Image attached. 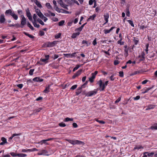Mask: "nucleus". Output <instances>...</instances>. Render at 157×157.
<instances>
[{"label":"nucleus","instance_id":"f257e3e1","mask_svg":"<svg viewBox=\"0 0 157 157\" xmlns=\"http://www.w3.org/2000/svg\"><path fill=\"white\" fill-rule=\"evenodd\" d=\"M21 28H23L24 25L26 24L27 20L23 15H21Z\"/></svg>","mask_w":157,"mask_h":157},{"label":"nucleus","instance_id":"f03ea898","mask_svg":"<svg viewBox=\"0 0 157 157\" xmlns=\"http://www.w3.org/2000/svg\"><path fill=\"white\" fill-rule=\"evenodd\" d=\"M97 89H94V90L89 91L87 93H85V94L86 96L91 97L93 95H95L97 94Z\"/></svg>","mask_w":157,"mask_h":157},{"label":"nucleus","instance_id":"7ed1b4c3","mask_svg":"<svg viewBox=\"0 0 157 157\" xmlns=\"http://www.w3.org/2000/svg\"><path fill=\"white\" fill-rule=\"evenodd\" d=\"M98 71H95L94 73H92L91 77L89 78V81L91 83H92L94 81V79L96 75L98 74Z\"/></svg>","mask_w":157,"mask_h":157},{"label":"nucleus","instance_id":"20e7f679","mask_svg":"<svg viewBox=\"0 0 157 157\" xmlns=\"http://www.w3.org/2000/svg\"><path fill=\"white\" fill-rule=\"evenodd\" d=\"M26 12L27 16L29 20L30 21H32L33 19L32 18V15L30 12V11L29 8H28L27 10H26Z\"/></svg>","mask_w":157,"mask_h":157},{"label":"nucleus","instance_id":"39448f33","mask_svg":"<svg viewBox=\"0 0 157 157\" xmlns=\"http://www.w3.org/2000/svg\"><path fill=\"white\" fill-rule=\"evenodd\" d=\"M48 152L47 151L45 150H42L40 152L37 153L38 155H45L48 156L49 155L47 154Z\"/></svg>","mask_w":157,"mask_h":157},{"label":"nucleus","instance_id":"423d86ee","mask_svg":"<svg viewBox=\"0 0 157 157\" xmlns=\"http://www.w3.org/2000/svg\"><path fill=\"white\" fill-rule=\"evenodd\" d=\"M6 21L5 16L3 14H2L0 16V23H3Z\"/></svg>","mask_w":157,"mask_h":157},{"label":"nucleus","instance_id":"0eeeda50","mask_svg":"<svg viewBox=\"0 0 157 157\" xmlns=\"http://www.w3.org/2000/svg\"><path fill=\"white\" fill-rule=\"evenodd\" d=\"M52 139V138H49L48 139L46 140H41L40 142H39L38 143H40L41 145L43 144V143H44L47 144H48V143L46 142L47 141H49L50 140H51Z\"/></svg>","mask_w":157,"mask_h":157},{"label":"nucleus","instance_id":"6e6552de","mask_svg":"<svg viewBox=\"0 0 157 157\" xmlns=\"http://www.w3.org/2000/svg\"><path fill=\"white\" fill-rule=\"evenodd\" d=\"M82 70L80 69L78 70L76 73L73 76L72 78L73 79L75 78L76 77L80 75L82 72Z\"/></svg>","mask_w":157,"mask_h":157},{"label":"nucleus","instance_id":"1a4fd4ad","mask_svg":"<svg viewBox=\"0 0 157 157\" xmlns=\"http://www.w3.org/2000/svg\"><path fill=\"white\" fill-rule=\"evenodd\" d=\"M13 12V11L9 9L6 11L5 12V14L6 16L10 15L11 16Z\"/></svg>","mask_w":157,"mask_h":157},{"label":"nucleus","instance_id":"9d476101","mask_svg":"<svg viewBox=\"0 0 157 157\" xmlns=\"http://www.w3.org/2000/svg\"><path fill=\"white\" fill-rule=\"evenodd\" d=\"M104 17L105 20V22L104 24H105L106 23H107L108 22V18H109V14L108 13H106L104 15Z\"/></svg>","mask_w":157,"mask_h":157},{"label":"nucleus","instance_id":"9b49d317","mask_svg":"<svg viewBox=\"0 0 157 157\" xmlns=\"http://www.w3.org/2000/svg\"><path fill=\"white\" fill-rule=\"evenodd\" d=\"M1 140L2 141V142L0 143V145H4L5 144H6L7 143L6 139L4 137H2L1 139Z\"/></svg>","mask_w":157,"mask_h":157},{"label":"nucleus","instance_id":"f8f14e48","mask_svg":"<svg viewBox=\"0 0 157 157\" xmlns=\"http://www.w3.org/2000/svg\"><path fill=\"white\" fill-rule=\"evenodd\" d=\"M57 41H54L53 42L49 43L48 44V47H52L57 44Z\"/></svg>","mask_w":157,"mask_h":157},{"label":"nucleus","instance_id":"ddd939ff","mask_svg":"<svg viewBox=\"0 0 157 157\" xmlns=\"http://www.w3.org/2000/svg\"><path fill=\"white\" fill-rule=\"evenodd\" d=\"M33 80L35 82H41L43 81V79L40 78V77H36L33 78Z\"/></svg>","mask_w":157,"mask_h":157},{"label":"nucleus","instance_id":"4468645a","mask_svg":"<svg viewBox=\"0 0 157 157\" xmlns=\"http://www.w3.org/2000/svg\"><path fill=\"white\" fill-rule=\"evenodd\" d=\"M114 28H115V27H112L109 30L108 29H104L103 31L104 33L105 34H107L109 33Z\"/></svg>","mask_w":157,"mask_h":157},{"label":"nucleus","instance_id":"2eb2a0df","mask_svg":"<svg viewBox=\"0 0 157 157\" xmlns=\"http://www.w3.org/2000/svg\"><path fill=\"white\" fill-rule=\"evenodd\" d=\"M34 2L38 7L40 8H42V7L40 3L37 0H34Z\"/></svg>","mask_w":157,"mask_h":157},{"label":"nucleus","instance_id":"dca6fc26","mask_svg":"<svg viewBox=\"0 0 157 157\" xmlns=\"http://www.w3.org/2000/svg\"><path fill=\"white\" fill-rule=\"evenodd\" d=\"M11 16L15 20H17L18 18V17L17 15L13 11Z\"/></svg>","mask_w":157,"mask_h":157},{"label":"nucleus","instance_id":"f3484780","mask_svg":"<svg viewBox=\"0 0 157 157\" xmlns=\"http://www.w3.org/2000/svg\"><path fill=\"white\" fill-rule=\"evenodd\" d=\"M79 32L73 33L71 36V37L72 38H75L77 36H78L80 34Z\"/></svg>","mask_w":157,"mask_h":157},{"label":"nucleus","instance_id":"a211bd4d","mask_svg":"<svg viewBox=\"0 0 157 157\" xmlns=\"http://www.w3.org/2000/svg\"><path fill=\"white\" fill-rule=\"evenodd\" d=\"M97 84L99 85L100 86L99 90L100 91H101L102 90H101V89L102 88V86L103 85L102 81L101 80H100L98 82Z\"/></svg>","mask_w":157,"mask_h":157},{"label":"nucleus","instance_id":"6ab92c4d","mask_svg":"<svg viewBox=\"0 0 157 157\" xmlns=\"http://www.w3.org/2000/svg\"><path fill=\"white\" fill-rule=\"evenodd\" d=\"M108 82V81H106L103 84V85L102 86V88L101 89V90H104L105 89V86L107 85Z\"/></svg>","mask_w":157,"mask_h":157},{"label":"nucleus","instance_id":"aec40b11","mask_svg":"<svg viewBox=\"0 0 157 157\" xmlns=\"http://www.w3.org/2000/svg\"><path fill=\"white\" fill-rule=\"evenodd\" d=\"M137 38L135 37H133L132 40L134 42V44L135 45H136L138 43L139 40H137Z\"/></svg>","mask_w":157,"mask_h":157},{"label":"nucleus","instance_id":"412c9836","mask_svg":"<svg viewBox=\"0 0 157 157\" xmlns=\"http://www.w3.org/2000/svg\"><path fill=\"white\" fill-rule=\"evenodd\" d=\"M96 16V15L95 14H94L93 15L90 16V17L87 19V21H89L90 20H94L95 17Z\"/></svg>","mask_w":157,"mask_h":157},{"label":"nucleus","instance_id":"4be33fe9","mask_svg":"<svg viewBox=\"0 0 157 157\" xmlns=\"http://www.w3.org/2000/svg\"><path fill=\"white\" fill-rule=\"evenodd\" d=\"M149 128L151 129L157 130V124H154L153 126Z\"/></svg>","mask_w":157,"mask_h":157},{"label":"nucleus","instance_id":"5701e85b","mask_svg":"<svg viewBox=\"0 0 157 157\" xmlns=\"http://www.w3.org/2000/svg\"><path fill=\"white\" fill-rule=\"evenodd\" d=\"M155 107V105H149L147 106V108L146 109V110H148L151 109H154Z\"/></svg>","mask_w":157,"mask_h":157},{"label":"nucleus","instance_id":"b1692460","mask_svg":"<svg viewBox=\"0 0 157 157\" xmlns=\"http://www.w3.org/2000/svg\"><path fill=\"white\" fill-rule=\"evenodd\" d=\"M23 33L24 34H25V35H26V36H29L30 38L33 39V38H34V36H33L32 35H31L30 34H29L28 33H26V32H23Z\"/></svg>","mask_w":157,"mask_h":157},{"label":"nucleus","instance_id":"393cba45","mask_svg":"<svg viewBox=\"0 0 157 157\" xmlns=\"http://www.w3.org/2000/svg\"><path fill=\"white\" fill-rule=\"evenodd\" d=\"M50 85H48V86L46 87L44 90L43 92L45 93H48V92L50 91Z\"/></svg>","mask_w":157,"mask_h":157},{"label":"nucleus","instance_id":"a878e982","mask_svg":"<svg viewBox=\"0 0 157 157\" xmlns=\"http://www.w3.org/2000/svg\"><path fill=\"white\" fill-rule=\"evenodd\" d=\"M76 140H68V142L70 143V144H73L75 145L76 144Z\"/></svg>","mask_w":157,"mask_h":157},{"label":"nucleus","instance_id":"bb28decb","mask_svg":"<svg viewBox=\"0 0 157 157\" xmlns=\"http://www.w3.org/2000/svg\"><path fill=\"white\" fill-rule=\"evenodd\" d=\"M36 21H32L33 24L35 27L37 28H39L40 26L39 24H37L36 23Z\"/></svg>","mask_w":157,"mask_h":157},{"label":"nucleus","instance_id":"cd10ccee","mask_svg":"<svg viewBox=\"0 0 157 157\" xmlns=\"http://www.w3.org/2000/svg\"><path fill=\"white\" fill-rule=\"evenodd\" d=\"M126 15L128 17L130 16V11L129 10V7H128L126 8Z\"/></svg>","mask_w":157,"mask_h":157},{"label":"nucleus","instance_id":"c85d7f7f","mask_svg":"<svg viewBox=\"0 0 157 157\" xmlns=\"http://www.w3.org/2000/svg\"><path fill=\"white\" fill-rule=\"evenodd\" d=\"M82 91V89L79 87H78L77 90L76 91V94L77 95H78L80 94Z\"/></svg>","mask_w":157,"mask_h":157},{"label":"nucleus","instance_id":"c756f323","mask_svg":"<svg viewBox=\"0 0 157 157\" xmlns=\"http://www.w3.org/2000/svg\"><path fill=\"white\" fill-rule=\"evenodd\" d=\"M27 24L28 27H29L32 30H34V28L31 25V24L29 23V22H27Z\"/></svg>","mask_w":157,"mask_h":157},{"label":"nucleus","instance_id":"7c9ffc66","mask_svg":"<svg viewBox=\"0 0 157 157\" xmlns=\"http://www.w3.org/2000/svg\"><path fill=\"white\" fill-rule=\"evenodd\" d=\"M17 155L19 157H25L27 156V155L23 153H18L17 154Z\"/></svg>","mask_w":157,"mask_h":157},{"label":"nucleus","instance_id":"2f4dec72","mask_svg":"<svg viewBox=\"0 0 157 157\" xmlns=\"http://www.w3.org/2000/svg\"><path fill=\"white\" fill-rule=\"evenodd\" d=\"M36 21H38L41 25H44V22L42 21V20H41L39 18H38L37 19Z\"/></svg>","mask_w":157,"mask_h":157},{"label":"nucleus","instance_id":"473e14b6","mask_svg":"<svg viewBox=\"0 0 157 157\" xmlns=\"http://www.w3.org/2000/svg\"><path fill=\"white\" fill-rule=\"evenodd\" d=\"M54 8L55 9V10L57 11L58 13H61V11H60V10L59 8L58 7L57 5H56L55 6H54Z\"/></svg>","mask_w":157,"mask_h":157},{"label":"nucleus","instance_id":"72a5a7b5","mask_svg":"<svg viewBox=\"0 0 157 157\" xmlns=\"http://www.w3.org/2000/svg\"><path fill=\"white\" fill-rule=\"evenodd\" d=\"M75 52L73 53L72 54H68V58H72L75 57V54H76Z\"/></svg>","mask_w":157,"mask_h":157},{"label":"nucleus","instance_id":"f704fd0d","mask_svg":"<svg viewBox=\"0 0 157 157\" xmlns=\"http://www.w3.org/2000/svg\"><path fill=\"white\" fill-rule=\"evenodd\" d=\"M145 154H147V155L148 156V157H151L154 154V153L152 152L150 153H148V152H145Z\"/></svg>","mask_w":157,"mask_h":157},{"label":"nucleus","instance_id":"c9c22d12","mask_svg":"<svg viewBox=\"0 0 157 157\" xmlns=\"http://www.w3.org/2000/svg\"><path fill=\"white\" fill-rule=\"evenodd\" d=\"M64 20H62L58 23V25L59 26H63L64 24Z\"/></svg>","mask_w":157,"mask_h":157},{"label":"nucleus","instance_id":"e433bc0d","mask_svg":"<svg viewBox=\"0 0 157 157\" xmlns=\"http://www.w3.org/2000/svg\"><path fill=\"white\" fill-rule=\"evenodd\" d=\"M127 21L131 25V26L134 27V24L133 23V21H132L131 20H128Z\"/></svg>","mask_w":157,"mask_h":157},{"label":"nucleus","instance_id":"4c0bfd02","mask_svg":"<svg viewBox=\"0 0 157 157\" xmlns=\"http://www.w3.org/2000/svg\"><path fill=\"white\" fill-rule=\"evenodd\" d=\"M46 6L47 7V8L49 9H52V7L50 5V3H47L46 4Z\"/></svg>","mask_w":157,"mask_h":157},{"label":"nucleus","instance_id":"58836bf2","mask_svg":"<svg viewBox=\"0 0 157 157\" xmlns=\"http://www.w3.org/2000/svg\"><path fill=\"white\" fill-rule=\"evenodd\" d=\"M38 16L40 18H42L43 17H44V15L43 14V13L40 12L39 13L37 14Z\"/></svg>","mask_w":157,"mask_h":157},{"label":"nucleus","instance_id":"ea45409f","mask_svg":"<svg viewBox=\"0 0 157 157\" xmlns=\"http://www.w3.org/2000/svg\"><path fill=\"white\" fill-rule=\"evenodd\" d=\"M151 89V88H145L144 89V90H145V91L142 92V93L145 94V93H146Z\"/></svg>","mask_w":157,"mask_h":157},{"label":"nucleus","instance_id":"a19ab883","mask_svg":"<svg viewBox=\"0 0 157 157\" xmlns=\"http://www.w3.org/2000/svg\"><path fill=\"white\" fill-rule=\"evenodd\" d=\"M73 119L72 118H70L69 117H67L65 119V120L64 121H65L67 122L69 121H73Z\"/></svg>","mask_w":157,"mask_h":157},{"label":"nucleus","instance_id":"79ce46f5","mask_svg":"<svg viewBox=\"0 0 157 157\" xmlns=\"http://www.w3.org/2000/svg\"><path fill=\"white\" fill-rule=\"evenodd\" d=\"M142 72V70H140L134 72L133 75H135L137 74H140Z\"/></svg>","mask_w":157,"mask_h":157},{"label":"nucleus","instance_id":"37998d69","mask_svg":"<svg viewBox=\"0 0 157 157\" xmlns=\"http://www.w3.org/2000/svg\"><path fill=\"white\" fill-rule=\"evenodd\" d=\"M38 150L35 148H33L31 149H28V151H37Z\"/></svg>","mask_w":157,"mask_h":157},{"label":"nucleus","instance_id":"c03bdc74","mask_svg":"<svg viewBox=\"0 0 157 157\" xmlns=\"http://www.w3.org/2000/svg\"><path fill=\"white\" fill-rule=\"evenodd\" d=\"M34 71V69H30L29 71V74L31 75H33V71Z\"/></svg>","mask_w":157,"mask_h":157},{"label":"nucleus","instance_id":"a18cd8bd","mask_svg":"<svg viewBox=\"0 0 157 157\" xmlns=\"http://www.w3.org/2000/svg\"><path fill=\"white\" fill-rule=\"evenodd\" d=\"M88 82L86 81L85 83L81 86L79 87L82 89V88H84L87 85Z\"/></svg>","mask_w":157,"mask_h":157},{"label":"nucleus","instance_id":"49530a36","mask_svg":"<svg viewBox=\"0 0 157 157\" xmlns=\"http://www.w3.org/2000/svg\"><path fill=\"white\" fill-rule=\"evenodd\" d=\"M149 44H147L146 45V49H145V50L146 52V53L147 54L148 53V48L149 47Z\"/></svg>","mask_w":157,"mask_h":157},{"label":"nucleus","instance_id":"de8ad7c7","mask_svg":"<svg viewBox=\"0 0 157 157\" xmlns=\"http://www.w3.org/2000/svg\"><path fill=\"white\" fill-rule=\"evenodd\" d=\"M60 6L63 8L68 10L67 6L64 4V3H63L62 4H61V5Z\"/></svg>","mask_w":157,"mask_h":157},{"label":"nucleus","instance_id":"09e8293b","mask_svg":"<svg viewBox=\"0 0 157 157\" xmlns=\"http://www.w3.org/2000/svg\"><path fill=\"white\" fill-rule=\"evenodd\" d=\"M76 144H83V142L80 141L76 140Z\"/></svg>","mask_w":157,"mask_h":157},{"label":"nucleus","instance_id":"8fccbe9b","mask_svg":"<svg viewBox=\"0 0 157 157\" xmlns=\"http://www.w3.org/2000/svg\"><path fill=\"white\" fill-rule=\"evenodd\" d=\"M59 126L62 127H64L66 126L65 124L63 122L59 123Z\"/></svg>","mask_w":157,"mask_h":157},{"label":"nucleus","instance_id":"3c124183","mask_svg":"<svg viewBox=\"0 0 157 157\" xmlns=\"http://www.w3.org/2000/svg\"><path fill=\"white\" fill-rule=\"evenodd\" d=\"M37 16L36 14H34L33 15V18L34 20V21H36Z\"/></svg>","mask_w":157,"mask_h":157},{"label":"nucleus","instance_id":"603ef678","mask_svg":"<svg viewBox=\"0 0 157 157\" xmlns=\"http://www.w3.org/2000/svg\"><path fill=\"white\" fill-rule=\"evenodd\" d=\"M60 10H62L63 11V12H61H61H62V13H69V11H67L65 10H64V9H61Z\"/></svg>","mask_w":157,"mask_h":157},{"label":"nucleus","instance_id":"864d4df0","mask_svg":"<svg viewBox=\"0 0 157 157\" xmlns=\"http://www.w3.org/2000/svg\"><path fill=\"white\" fill-rule=\"evenodd\" d=\"M140 96L139 95L137 96L136 97L133 98V99L134 100H137L140 99Z\"/></svg>","mask_w":157,"mask_h":157},{"label":"nucleus","instance_id":"5fc2aeb1","mask_svg":"<svg viewBox=\"0 0 157 157\" xmlns=\"http://www.w3.org/2000/svg\"><path fill=\"white\" fill-rule=\"evenodd\" d=\"M77 85H74L72 86V87L71 88V89L72 90H75L77 88Z\"/></svg>","mask_w":157,"mask_h":157},{"label":"nucleus","instance_id":"6e6d98bb","mask_svg":"<svg viewBox=\"0 0 157 157\" xmlns=\"http://www.w3.org/2000/svg\"><path fill=\"white\" fill-rule=\"evenodd\" d=\"M61 34L60 33H58L57 35H56L55 36V38L56 39H58L61 36Z\"/></svg>","mask_w":157,"mask_h":157},{"label":"nucleus","instance_id":"4d7b16f0","mask_svg":"<svg viewBox=\"0 0 157 157\" xmlns=\"http://www.w3.org/2000/svg\"><path fill=\"white\" fill-rule=\"evenodd\" d=\"M119 76L121 77H122L124 76V73L122 71H120L119 72Z\"/></svg>","mask_w":157,"mask_h":157},{"label":"nucleus","instance_id":"13d9d810","mask_svg":"<svg viewBox=\"0 0 157 157\" xmlns=\"http://www.w3.org/2000/svg\"><path fill=\"white\" fill-rule=\"evenodd\" d=\"M10 154L13 157L17 156V154H16L14 152H10Z\"/></svg>","mask_w":157,"mask_h":157},{"label":"nucleus","instance_id":"bf43d9fd","mask_svg":"<svg viewBox=\"0 0 157 157\" xmlns=\"http://www.w3.org/2000/svg\"><path fill=\"white\" fill-rule=\"evenodd\" d=\"M48 13L51 15V16L54 17L55 16V14L54 13H52L51 11L49 10H48Z\"/></svg>","mask_w":157,"mask_h":157},{"label":"nucleus","instance_id":"052dcab7","mask_svg":"<svg viewBox=\"0 0 157 157\" xmlns=\"http://www.w3.org/2000/svg\"><path fill=\"white\" fill-rule=\"evenodd\" d=\"M143 147L141 146H136L135 147H134V149H138L139 150V149L141 148H143Z\"/></svg>","mask_w":157,"mask_h":157},{"label":"nucleus","instance_id":"680f3d73","mask_svg":"<svg viewBox=\"0 0 157 157\" xmlns=\"http://www.w3.org/2000/svg\"><path fill=\"white\" fill-rule=\"evenodd\" d=\"M147 27V26H145L144 25H140V29L143 30L144 28H146Z\"/></svg>","mask_w":157,"mask_h":157},{"label":"nucleus","instance_id":"e2e57ef3","mask_svg":"<svg viewBox=\"0 0 157 157\" xmlns=\"http://www.w3.org/2000/svg\"><path fill=\"white\" fill-rule=\"evenodd\" d=\"M82 28L80 27L78 28H77L75 29V31H81L82 30Z\"/></svg>","mask_w":157,"mask_h":157},{"label":"nucleus","instance_id":"0e129e2a","mask_svg":"<svg viewBox=\"0 0 157 157\" xmlns=\"http://www.w3.org/2000/svg\"><path fill=\"white\" fill-rule=\"evenodd\" d=\"M17 86L20 89H21L23 86V85L22 84H20L17 85Z\"/></svg>","mask_w":157,"mask_h":157},{"label":"nucleus","instance_id":"69168bd1","mask_svg":"<svg viewBox=\"0 0 157 157\" xmlns=\"http://www.w3.org/2000/svg\"><path fill=\"white\" fill-rule=\"evenodd\" d=\"M57 2L60 5H61V4H62L63 3L62 0H57Z\"/></svg>","mask_w":157,"mask_h":157},{"label":"nucleus","instance_id":"338daca9","mask_svg":"<svg viewBox=\"0 0 157 157\" xmlns=\"http://www.w3.org/2000/svg\"><path fill=\"white\" fill-rule=\"evenodd\" d=\"M41 19H42V20H43L44 21V22H46L48 20V18L45 17L44 16V17H43L42 18H41Z\"/></svg>","mask_w":157,"mask_h":157},{"label":"nucleus","instance_id":"774afa93","mask_svg":"<svg viewBox=\"0 0 157 157\" xmlns=\"http://www.w3.org/2000/svg\"><path fill=\"white\" fill-rule=\"evenodd\" d=\"M73 127L75 128H76L78 127V125L77 124L75 123H74L72 124Z\"/></svg>","mask_w":157,"mask_h":157}]
</instances>
